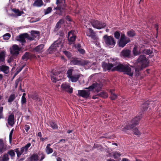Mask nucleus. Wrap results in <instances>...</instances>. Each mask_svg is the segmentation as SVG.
<instances>
[{
	"label": "nucleus",
	"mask_w": 161,
	"mask_h": 161,
	"mask_svg": "<svg viewBox=\"0 0 161 161\" xmlns=\"http://www.w3.org/2000/svg\"><path fill=\"white\" fill-rule=\"evenodd\" d=\"M47 137L46 138H42V137L41 138V139H40V140H41V141H42V142H43L45 140H47Z\"/></svg>",
	"instance_id": "obj_60"
},
{
	"label": "nucleus",
	"mask_w": 161,
	"mask_h": 161,
	"mask_svg": "<svg viewBox=\"0 0 161 161\" xmlns=\"http://www.w3.org/2000/svg\"><path fill=\"white\" fill-rule=\"evenodd\" d=\"M5 54L3 52H0V63L3 62L5 60Z\"/></svg>",
	"instance_id": "obj_33"
},
{
	"label": "nucleus",
	"mask_w": 161,
	"mask_h": 161,
	"mask_svg": "<svg viewBox=\"0 0 161 161\" xmlns=\"http://www.w3.org/2000/svg\"><path fill=\"white\" fill-rule=\"evenodd\" d=\"M152 53V51L150 50V49H145L143 51V53L146 54H150Z\"/></svg>",
	"instance_id": "obj_48"
},
{
	"label": "nucleus",
	"mask_w": 161,
	"mask_h": 161,
	"mask_svg": "<svg viewBox=\"0 0 161 161\" xmlns=\"http://www.w3.org/2000/svg\"><path fill=\"white\" fill-rule=\"evenodd\" d=\"M102 87V85L101 84H99L97 83H94L92 85L89 86L88 88H86V89H89L91 90H92L93 89H95L96 90L97 92L100 91Z\"/></svg>",
	"instance_id": "obj_14"
},
{
	"label": "nucleus",
	"mask_w": 161,
	"mask_h": 161,
	"mask_svg": "<svg viewBox=\"0 0 161 161\" xmlns=\"http://www.w3.org/2000/svg\"><path fill=\"white\" fill-rule=\"evenodd\" d=\"M44 45L43 44H40L36 47L34 50L36 52H41L43 51V49L44 47Z\"/></svg>",
	"instance_id": "obj_28"
},
{
	"label": "nucleus",
	"mask_w": 161,
	"mask_h": 161,
	"mask_svg": "<svg viewBox=\"0 0 161 161\" xmlns=\"http://www.w3.org/2000/svg\"><path fill=\"white\" fill-rule=\"evenodd\" d=\"M13 58L12 57H10L8 60V63H10L13 60Z\"/></svg>",
	"instance_id": "obj_57"
},
{
	"label": "nucleus",
	"mask_w": 161,
	"mask_h": 161,
	"mask_svg": "<svg viewBox=\"0 0 161 161\" xmlns=\"http://www.w3.org/2000/svg\"><path fill=\"white\" fill-rule=\"evenodd\" d=\"M65 0H56V4L57 5V6L54 8V9L58 10L60 11L65 10L66 6L65 2Z\"/></svg>",
	"instance_id": "obj_8"
},
{
	"label": "nucleus",
	"mask_w": 161,
	"mask_h": 161,
	"mask_svg": "<svg viewBox=\"0 0 161 161\" xmlns=\"http://www.w3.org/2000/svg\"><path fill=\"white\" fill-rule=\"evenodd\" d=\"M62 89L65 90L69 93H72L73 92V88L70 87V85L67 83L65 82L61 85Z\"/></svg>",
	"instance_id": "obj_13"
},
{
	"label": "nucleus",
	"mask_w": 161,
	"mask_h": 161,
	"mask_svg": "<svg viewBox=\"0 0 161 161\" xmlns=\"http://www.w3.org/2000/svg\"><path fill=\"white\" fill-rule=\"evenodd\" d=\"M99 95L101 97L104 98H107L108 97V94L107 93L105 92H100Z\"/></svg>",
	"instance_id": "obj_44"
},
{
	"label": "nucleus",
	"mask_w": 161,
	"mask_h": 161,
	"mask_svg": "<svg viewBox=\"0 0 161 161\" xmlns=\"http://www.w3.org/2000/svg\"><path fill=\"white\" fill-rule=\"evenodd\" d=\"M51 145V144H48L45 149V152L47 154H51L53 152V149L50 147Z\"/></svg>",
	"instance_id": "obj_26"
},
{
	"label": "nucleus",
	"mask_w": 161,
	"mask_h": 161,
	"mask_svg": "<svg viewBox=\"0 0 161 161\" xmlns=\"http://www.w3.org/2000/svg\"><path fill=\"white\" fill-rule=\"evenodd\" d=\"M141 119L140 117H137L134 118L131 121L130 124L126 127L124 128L122 130L123 131H126L128 130H131L133 129V131L134 134L137 136H140L141 133L136 128H134V127L138 124L139 121Z\"/></svg>",
	"instance_id": "obj_2"
},
{
	"label": "nucleus",
	"mask_w": 161,
	"mask_h": 161,
	"mask_svg": "<svg viewBox=\"0 0 161 161\" xmlns=\"http://www.w3.org/2000/svg\"><path fill=\"white\" fill-rule=\"evenodd\" d=\"M9 159V156L6 153L2 155L0 157V161H8Z\"/></svg>",
	"instance_id": "obj_25"
},
{
	"label": "nucleus",
	"mask_w": 161,
	"mask_h": 161,
	"mask_svg": "<svg viewBox=\"0 0 161 161\" xmlns=\"http://www.w3.org/2000/svg\"><path fill=\"white\" fill-rule=\"evenodd\" d=\"M37 136L40 137V139L42 137V134L41 132H39L38 133Z\"/></svg>",
	"instance_id": "obj_58"
},
{
	"label": "nucleus",
	"mask_w": 161,
	"mask_h": 161,
	"mask_svg": "<svg viewBox=\"0 0 161 161\" xmlns=\"http://www.w3.org/2000/svg\"><path fill=\"white\" fill-rule=\"evenodd\" d=\"M25 65H24L20 67L18 69H17V74H18L20 71H21V70L22 69L24 68V67H25Z\"/></svg>",
	"instance_id": "obj_53"
},
{
	"label": "nucleus",
	"mask_w": 161,
	"mask_h": 161,
	"mask_svg": "<svg viewBox=\"0 0 161 161\" xmlns=\"http://www.w3.org/2000/svg\"><path fill=\"white\" fill-rule=\"evenodd\" d=\"M114 37L117 39H119L120 36V32L116 31L114 33Z\"/></svg>",
	"instance_id": "obj_42"
},
{
	"label": "nucleus",
	"mask_w": 161,
	"mask_h": 161,
	"mask_svg": "<svg viewBox=\"0 0 161 161\" xmlns=\"http://www.w3.org/2000/svg\"><path fill=\"white\" fill-rule=\"evenodd\" d=\"M15 98V95L14 94H11L9 97L8 102L11 103L13 102Z\"/></svg>",
	"instance_id": "obj_37"
},
{
	"label": "nucleus",
	"mask_w": 161,
	"mask_h": 161,
	"mask_svg": "<svg viewBox=\"0 0 161 161\" xmlns=\"http://www.w3.org/2000/svg\"><path fill=\"white\" fill-rule=\"evenodd\" d=\"M6 153L10 156L11 159H13L15 156V153L13 150H9Z\"/></svg>",
	"instance_id": "obj_32"
},
{
	"label": "nucleus",
	"mask_w": 161,
	"mask_h": 161,
	"mask_svg": "<svg viewBox=\"0 0 161 161\" xmlns=\"http://www.w3.org/2000/svg\"><path fill=\"white\" fill-rule=\"evenodd\" d=\"M130 42V40L129 38L126 37L124 34H122L118 43L119 47H123Z\"/></svg>",
	"instance_id": "obj_6"
},
{
	"label": "nucleus",
	"mask_w": 161,
	"mask_h": 161,
	"mask_svg": "<svg viewBox=\"0 0 161 161\" xmlns=\"http://www.w3.org/2000/svg\"><path fill=\"white\" fill-rule=\"evenodd\" d=\"M43 3L42 0H35L32 4V6L34 7H40L42 6Z\"/></svg>",
	"instance_id": "obj_23"
},
{
	"label": "nucleus",
	"mask_w": 161,
	"mask_h": 161,
	"mask_svg": "<svg viewBox=\"0 0 161 161\" xmlns=\"http://www.w3.org/2000/svg\"><path fill=\"white\" fill-rule=\"evenodd\" d=\"M0 70L5 74H7L9 72V67L5 65L0 66Z\"/></svg>",
	"instance_id": "obj_24"
},
{
	"label": "nucleus",
	"mask_w": 161,
	"mask_h": 161,
	"mask_svg": "<svg viewBox=\"0 0 161 161\" xmlns=\"http://www.w3.org/2000/svg\"><path fill=\"white\" fill-rule=\"evenodd\" d=\"M25 130L26 132H28L30 129V126L27 125H25Z\"/></svg>",
	"instance_id": "obj_56"
},
{
	"label": "nucleus",
	"mask_w": 161,
	"mask_h": 161,
	"mask_svg": "<svg viewBox=\"0 0 161 161\" xmlns=\"http://www.w3.org/2000/svg\"><path fill=\"white\" fill-rule=\"evenodd\" d=\"M63 44L62 40L59 38L52 44L49 48L50 52H55L60 50L62 47Z\"/></svg>",
	"instance_id": "obj_4"
},
{
	"label": "nucleus",
	"mask_w": 161,
	"mask_h": 161,
	"mask_svg": "<svg viewBox=\"0 0 161 161\" xmlns=\"http://www.w3.org/2000/svg\"><path fill=\"white\" fill-rule=\"evenodd\" d=\"M57 161H62L60 157H58L57 158Z\"/></svg>",
	"instance_id": "obj_63"
},
{
	"label": "nucleus",
	"mask_w": 161,
	"mask_h": 161,
	"mask_svg": "<svg viewBox=\"0 0 161 161\" xmlns=\"http://www.w3.org/2000/svg\"><path fill=\"white\" fill-rule=\"evenodd\" d=\"M7 149L6 145L4 144L3 140L0 139V153H2Z\"/></svg>",
	"instance_id": "obj_19"
},
{
	"label": "nucleus",
	"mask_w": 161,
	"mask_h": 161,
	"mask_svg": "<svg viewBox=\"0 0 161 161\" xmlns=\"http://www.w3.org/2000/svg\"><path fill=\"white\" fill-rule=\"evenodd\" d=\"M133 53L135 56L141 53L139 47L136 46H135L133 50Z\"/></svg>",
	"instance_id": "obj_27"
},
{
	"label": "nucleus",
	"mask_w": 161,
	"mask_h": 161,
	"mask_svg": "<svg viewBox=\"0 0 161 161\" xmlns=\"http://www.w3.org/2000/svg\"><path fill=\"white\" fill-rule=\"evenodd\" d=\"M115 65V64H112L111 63L103 62L102 64V67L104 71H106L110 70Z\"/></svg>",
	"instance_id": "obj_16"
},
{
	"label": "nucleus",
	"mask_w": 161,
	"mask_h": 161,
	"mask_svg": "<svg viewBox=\"0 0 161 161\" xmlns=\"http://www.w3.org/2000/svg\"><path fill=\"white\" fill-rule=\"evenodd\" d=\"M52 11V7H48L46 9L44 10V15H46L50 13Z\"/></svg>",
	"instance_id": "obj_38"
},
{
	"label": "nucleus",
	"mask_w": 161,
	"mask_h": 161,
	"mask_svg": "<svg viewBox=\"0 0 161 161\" xmlns=\"http://www.w3.org/2000/svg\"><path fill=\"white\" fill-rule=\"evenodd\" d=\"M86 33L87 36L91 37L93 40H96L97 37L95 35V33L93 30L91 28H89L86 31Z\"/></svg>",
	"instance_id": "obj_12"
},
{
	"label": "nucleus",
	"mask_w": 161,
	"mask_h": 161,
	"mask_svg": "<svg viewBox=\"0 0 161 161\" xmlns=\"http://www.w3.org/2000/svg\"><path fill=\"white\" fill-rule=\"evenodd\" d=\"M92 26L95 28L100 29L106 26V24L97 20H92L91 21Z\"/></svg>",
	"instance_id": "obj_9"
},
{
	"label": "nucleus",
	"mask_w": 161,
	"mask_h": 161,
	"mask_svg": "<svg viewBox=\"0 0 161 161\" xmlns=\"http://www.w3.org/2000/svg\"><path fill=\"white\" fill-rule=\"evenodd\" d=\"M64 53L68 58H70L72 56L71 53L66 51H64Z\"/></svg>",
	"instance_id": "obj_50"
},
{
	"label": "nucleus",
	"mask_w": 161,
	"mask_h": 161,
	"mask_svg": "<svg viewBox=\"0 0 161 161\" xmlns=\"http://www.w3.org/2000/svg\"><path fill=\"white\" fill-rule=\"evenodd\" d=\"M103 38L106 45L110 47H113L114 46L116 42L112 36L105 35L103 36Z\"/></svg>",
	"instance_id": "obj_5"
},
{
	"label": "nucleus",
	"mask_w": 161,
	"mask_h": 161,
	"mask_svg": "<svg viewBox=\"0 0 161 161\" xmlns=\"http://www.w3.org/2000/svg\"><path fill=\"white\" fill-rule=\"evenodd\" d=\"M76 38V32L75 31L72 30L68 32V40L69 45L74 44Z\"/></svg>",
	"instance_id": "obj_10"
},
{
	"label": "nucleus",
	"mask_w": 161,
	"mask_h": 161,
	"mask_svg": "<svg viewBox=\"0 0 161 161\" xmlns=\"http://www.w3.org/2000/svg\"><path fill=\"white\" fill-rule=\"evenodd\" d=\"M127 35L130 37H133L135 35L136 33L133 30H131L127 32Z\"/></svg>",
	"instance_id": "obj_34"
},
{
	"label": "nucleus",
	"mask_w": 161,
	"mask_h": 161,
	"mask_svg": "<svg viewBox=\"0 0 161 161\" xmlns=\"http://www.w3.org/2000/svg\"><path fill=\"white\" fill-rule=\"evenodd\" d=\"M148 103L147 102H145L143 104H142L141 107L143 108V110L145 111L146 110L148 107Z\"/></svg>",
	"instance_id": "obj_43"
},
{
	"label": "nucleus",
	"mask_w": 161,
	"mask_h": 161,
	"mask_svg": "<svg viewBox=\"0 0 161 161\" xmlns=\"http://www.w3.org/2000/svg\"><path fill=\"white\" fill-rule=\"evenodd\" d=\"M14 131V129H12L10 131L9 135V142L10 143L12 142L13 134Z\"/></svg>",
	"instance_id": "obj_46"
},
{
	"label": "nucleus",
	"mask_w": 161,
	"mask_h": 161,
	"mask_svg": "<svg viewBox=\"0 0 161 161\" xmlns=\"http://www.w3.org/2000/svg\"><path fill=\"white\" fill-rule=\"evenodd\" d=\"M8 124L11 126H13L14 124V116L13 114H10L8 119Z\"/></svg>",
	"instance_id": "obj_20"
},
{
	"label": "nucleus",
	"mask_w": 161,
	"mask_h": 161,
	"mask_svg": "<svg viewBox=\"0 0 161 161\" xmlns=\"http://www.w3.org/2000/svg\"><path fill=\"white\" fill-rule=\"evenodd\" d=\"M60 73L58 72H56L53 71L51 73V79L53 82H56L58 80V79L56 78V76L58 75Z\"/></svg>",
	"instance_id": "obj_21"
},
{
	"label": "nucleus",
	"mask_w": 161,
	"mask_h": 161,
	"mask_svg": "<svg viewBox=\"0 0 161 161\" xmlns=\"http://www.w3.org/2000/svg\"><path fill=\"white\" fill-rule=\"evenodd\" d=\"M96 148H97L98 150L99 149L101 151H102L103 149V148L101 145L97 144H95L92 147L93 149Z\"/></svg>",
	"instance_id": "obj_39"
},
{
	"label": "nucleus",
	"mask_w": 161,
	"mask_h": 161,
	"mask_svg": "<svg viewBox=\"0 0 161 161\" xmlns=\"http://www.w3.org/2000/svg\"><path fill=\"white\" fill-rule=\"evenodd\" d=\"M31 144L28 143L24 147L20 148V150L19 148H16L15 149V152H16L17 156L19 157L22 154H25L27 153L29 148L31 146Z\"/></svg>",
	"instance_id": "obj_7"
},
{
	"label": "nucleus",
	"mask_w": 161,
	"mask_h": 161,
	"mask_svg": "<svg viewBox=\"0 0 161 161\" xmlns=\"http://www.w3.org/2000/svg\"><path fill=\"white\" fill-rule=\"evenodd\" d=\"M25 33H24L19 36L17 37L16 40L22 43H25L26 41L25 38H26Z\"/></svg>",
	"instance_id": "obj_22"
},
{
	"label": "nucleus",
	"mask_w": 161,
	"mask_h": 161,
	"mask_svg": "<svg viewBox=\"0 0 161 161\" xmlns=\"http://www.w3.org/2000/svg\"><path fill=\"white\" fill-rule=\"evenodd\" d=\"M3 37V39L4 40H8L10 37L11 35L9 33H7L4 35Z\"/></svg>",
	"instance_id": "obj_40"
},
{
	"label": "nucleus",
	"mask_w": 161,
	"mask_h": 161,
	"mask_svg": "<svg viewBox=\"0 0 161 161\" xmlns=\"http://www.w3.org/2000/svg\"><path fill=\"white\" fill-rule=\"evenodd\" d=\"M29 53H26L22 57V59H27L28 58Z\"/></svg>",
	"instance_id": "obj_52"
},
{
	"label": "nucleus",
	"mask_w": 161,
	"mask_h": 161,
	"mask_svg": "<svg viewBox=\"0 0 161 161\" xmlns=\"http://www.w3.org/2000/svg\"><path fill=\"white\" fill-rule=\"evenodd\" d=\"M113 155L114 158L115 159H117L118 158L121 156V154L119 153L115 152L113 153Z\"/></svg>",
	"instance_id": "obj_41"
},
{
	"label": "nucleus",
	"mask_w": 161,
	"mask_h": 161,
	"mask_svg": "<svg viewBox=\"0 0 161 161\" xmlns=\"http://www.w3.org/2000/svg\"><path fill=\"white\" fill-rule=\"evenodd\" d=\"M25 36H26V38L27 39L30 41H32L34 40V38L31 36V34L30 36L27 33H25Z\"/></svg>",
	"instance_id": "obj_47"
},
{
	"label": "nucleus",
	"mask_w": 161,
	"mask_h": 161,
	"mask_svg": "<svg viewBox=\"0 0 161 161\" xmlns=\"http://www.w3.org/2000/svg\"><path fill=\"white\" fill-rule=\"evenodd\" d=\"M3 107H0V119L4 118L3 114Z\"/></svg>",
	"instance_id": "obj_49"
},
{
	"label": "nucleus",
	"mask_w": 161,
	"mask_h": 161,
	"mask_svg": "<svg viewBox=\"0 0 161 161\" xmlns=\"http://www.w3.org/2000/svg\"><path fill=\"white\" fill-rule=\"evenodd\" d=\"M28 97L29 98H31L33 99L36 100V101H40V99L39 98L36 92H32L30 94H28Z\"/></svg>",
	"instance_id": "obj_18"
},
{
	"label": "nucleus",
	"mask_w": 161,
	"mask_h": 161,
	"mask_svg": "<svg viewBox=\"0 0 161 161\" xmlns=\"http://www.w3.org/2000/svg\"><path fill=\"white\" fill-rule=\"evenodd\" d=\"M41 155V159L39 161H42L45 158V155L43 153H42Z\"/></svg>",
	"instance_id": "obj_55"
},
{
	"label": "nucleus",
	"mask_w": 161,
	"mask_h": 161,
	"mask_svg": "<svg viewBox=\"0 0 161 161\" xmlns=\"http://www.w3.org/2000/svg\"><path fill=\"white\" fill-rule=\"evenodd\" d=\"M149 61L144 55H141L137 60V65L135 68L131 66L129 64H119L117 66L114 67L112 69V71H117L122 72L124 74L132 76L134 73L135 75L138 76L139 72L145 68L148 65Z\"/></svg>",
	"instance_id": "obj_1"
},
{
	"label": "nucleus",
	"mask_w": 161,
	"mask_h": 161,
	"mask_svg": "<svg viewBox=\"0 0 161 161\" xmlns=\"http://www.w3.org/2000/svg\"><path fill=\"white\" fill-rule=\"evenodd\" d=\"M90 91L86 90H78V95L84 98H88L90 95Z\"/></svg>",
	"instance_id": "obj_11"
},
{
	"label": "nucleus",
	"mask_w": 161,
	"mask_h": 161,
	"mask_svg": "<svg viewBox=\"0 0 161 161\" xmlns=\"http://www.w3.org/2000/svg\"><path fill=\"white\" fill-rule=\"evenodd\" d=\"M114 89H112L110 91L111 93L110 98L112 100H115L117 97V95L114 93Z\"/></svg>",
	"instance_id": "obj_31"
},
{
	"label": "nucleus",
	"mask_w": 161,
	"mask_h": 161,
	"mask_svg": "<svg viewBox=\"0 0 161 161\" xmlns=\"http://www.w3.org/2000/svg\"><path fill=\"white\" fill-rule=\"evenodd\" d=\"M21 102L22 105L26 104V99L25 97H21Z\"/></svg>",
	"instance_id": "obj_51"
},
{
	"label": "nucleus",
	"mask_w": 161,
	"mask_h": 161,
	"mask_svg": "<svg viewBox=\"0 0 161 161\" xmlns=\"http://www.w3.org/2000/svg\"><path fill=\"white\" fill-rule=\"evenodd\" d=\"M50 124L51 127L53 129H55L58 128V126L55 122H50Z\"/></svg>",
	"instance_id": "obj_45"
},
{
	"label": "nucleus",
	"mask_w": 161,
	"mask_h": 161,
	"mask_svg": "<svg viewBox=\"0 0 161 161\" xmlns=\"http://www.w3.org/2000/svg\"><path fill=\"white\" fill-rule=\"evenodd\" d=\"M78 51L81 53L82 54H83L85 53V50L81 48H78Z\"/></svg>",
	"instance_id": "obj_54"
},
{
	"label": "nucleus",
	"mask_w": 161,
	"mask_h": 161,
	"mask_svg": "<svg viewBox=\"0 0 161 161\" xmlns=\"http://www.w3.org/2000/svg\"><path fill=\"white\" fill-rule=\"evenodd\" d=\"M72 132V130H69L67 131V133H71Z\"/></svg>",
	"instance_id": "obj_64"
},
{
	"label": "nucleus",
	"mask_w": 161,
	"mask_h": 161,
	"mask_svg": "<svg viewBox=\"0 0 161 161\" xmlns=\"http://www.w3.org/2000/svg\"><path fill=\"white\" fill-rule=\"evenodd\" d=\"M131 51L128 49H124L120 53V55L124 57L129 58L130 57Z\"/></svg>",
	"instance_id": "obj_17"
},
{
	"label": "nucleus",
	"mask_w": 161,
	"mask_h": 161,
	"mask_svg": "<svg viewBox=\"0 0 161 161\" xmlns=\"http://www.w3.org/2000/svg\"><path fill=\"white\" fill-rule=\"evenodd\" d=\"M80 61L78 60L76 58H74L72 60H71L70 63L72 65H77L80 64Z\"/></svg>",
	"instance_id": "obj_36"
},
{
	"label": "nucleus",
	"mask_w": 161,
	"mask_h": 161,
	"mask_svg": "<svg viewBox=\"0 0 161 161\" xmlns=\"http://www.w3.org/2000/svg\"><path fill=\"white\" fill-rule=\"evenodd\" d=\"M31 33V36L34 38V39L37 37H38L40 35L39 32L37 31H32Z\"/></svg>",
	"instance_id": "obj_29"
},
{
	"label": "nucleus",
	"mask_w": 161,
	"mask_h": 161,
	"mask_svg": "<svg viewBox=\"0 0 161 161\" xmlns=\"http://www.w3.org/2000/svg\"><path fill=\"white\" fill-rule=\"evenodd\" d=\"M81 47V46L80 44H78L76 45L75 46V47L78 48H80Z\"/></svg>",
	"instance_id": "obj_59"
},
{
	"label": "nucleus",
	"mask_w": 161,
	"mask_h": 161,
	"mask_svg": "<svg viewBox=\"0 0 161 161\" xmlns=\"http://www.w3.org/2000/svg\"><path fill=\"white\" fill-rule=\"evenodd\" d=\"M66 18V20H68L69 21H70V17L69 16H67L66 17V18Z\"/></svg>",
	"instance_id": "obj_62"
},
{
	"label": "nucleus",
	"mask_w": 161,
	"mask_h": 161,
	"mask_svg": "<svg viewBox=\"0 0 161 161\" xmlns=\"http://www.w3.org/2000/svg\"><path fill=\"white\" fill-rule=\"evenodd\" d=\"M73 71V69H69L67 72V76L72 82H76L81 76H82V75L80 74H76L72 75Z\"/></svg>",
	"instance_id": "obj_3"
},
{
	"label": "nucleus",
	"mask_w": 161,
	"mask_h": 161,
	"mask_svg": "<svg viewBox=\"0 0 161 161\" xmlns=\"http://www.w3.org/2000/svg\"><path fill=\"white\" fill-rule=\"evenodd\" d=\"M20 48L17 45H14L13 46L12 48L11 49V53L13 55H17L19 54Z\"/></svg>",
	"instance_id": "obj_15"
},
{
	"label": "nucleus",
	"mask_w": 161,
	"mask_h": 161,
	"mask_svg": "<svg viewBox=\"0 0 161 161\" xmlns=\"http://www.w3.org/2000/svg\"><path fill=\"white\" fill-rule=\"evenodd\" d=\"M121 161H130V160L126 158H122Z\"/></svg>",
	"instance_id": "obj_61"
},
{
	"label": "nucleus",
	"mask_w": 161,
	"mask_h": 161,
	"mask_svg": "<svg viewBox=\"0 0 161 161\" xmlns=\"http://www.w3.org/2000/svg\"><path fill=\"white\" fill-rule=\"evenodd\" d=\"M64 22V19H61L57 23L55 26L56 29H58L60 28L61 25Z\"/></svg>",
	"instance_id": "obj_30"
},
{
	"label": "nucleus",
	"mask_w": 161,
	"mask_h": 161,
	"mask_svg": "<svg viewBox=\"0 0 161 161\" xmlns=\"http://www.w3.org/2000/svg\"><path fill=\"white\" fill-rule=\"evenodd\" d=\"M12 11L13 12L16 13L18 16L21 15L23 13V11L21 12L19 10V9L16 8L13 9H12Z\"/></svg>",
	"instance_id": "obj_35"
}]
</instances>
